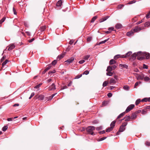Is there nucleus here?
Wrapping results in <instances>:
<instances>
[{"mask_svg":"<svg viewBox=\"0 0 150 150\" xmlns=\"http://www.w3.org/2000/svg\"><path fill=\"white\" fill-rule=\"evenodd\" d=\"M52 66L51 64H50L48 65L45 69V71H47L50 69Z\"/></svg>","mask_w":150,"mask_h":150,"instance_id":"a878e982","label":"nucleus"},{"mask_svg":"<svg viewBox=\"0 0 150 150\" xmlns=\"http://www.w3.org/2000/svg\"><path fill=\"white\" fill-rule=\"evenodd\" d=\"M35 39L34 38H33L30 40H29V42H31L34 40Z\"/></svg>","mask_w":150,"mask_h":150,"instance_id":"0e129e2a","label":"nucleus"},{"mask_svg":"<svg viewBox=\"0 0 150 150\" xmlns=\"http://www.w3.org/2000/svg\"><path fill=\"white\" fill-rule=\"evenodd\" d=\"M125 129V128L121 126L120 128L119 132H123Z\"/></svg>","mask_w":150,"mask_h":150,"instance_id":"6ab92c4d","label":"nucleus"},{"mask_svg":"<svg viewBox=\"0 0 150 150\" xmlns=\"http://www.w3.org/2000/svg\"><path fill=\"white\" fill-rule=\"evenodd\" d=\"M106 73V75L110 76H112L113 74V73L111 71H107Z\"/></svg>","mask_w":150,"mask_h":150,"instance_id":"cd10ccee","label":"nucleus"},{"mask_svg":"<svg viewBox=\"0 0 150 150\" xmlns=\"http://www.w3.org/2000/svg\"><path fill=\"white\" fill-rule=\"evenodd\" d=\"M62 0H59L57 3L56 6H61L62 4Z\"/></svg>","mask_w":150,"mask_h":150,"instance_id":"4468645a","label":"nucleus"},{"mask_svg":"<svg viewBox=\"0 0 150 150\" xmlns=\"http://www.w3.org/2000/svg\"><path fill=\"white\" fill-rule=\"evenodd\" d=\"M116 62V61L112 59L110 60L109 63L110 65H112L114 64Z\"/></svg>","mask_w":150,"mask_h":150,"instance_id":"5701e85b","label":"nucleus"},{"mask_svg":"<svg viewBox=\"0 0 150 150\" xmlns=\"http://www.w3.org/2000/svg\"><path fill=\"white\" fill-rule=\"evenodd\" d=\"M144 52H139L137 53V57L138 59L142 60L144 58L143 56Z\"/></svg>","mask_w":150,"mask_h":150,"instance_id":"f03ea898","label":"nucleus"},{"mask_svg":"<svg viewBox=\"0 0 150 150\" xmlns=\"http://www.w3.org/2000/svg\"><path fill=\"white\" fill-rule=\"evenodd\" d=\"M124 6L123 5H120L118 6V8L119 9H121Z\"/></svg>","mask_w":150,"mask_h":150,"instance_id":"13d9d810","label":"nucleus"},{"mask_svg":"<svg viewBox=\"0 0 150 150\" xmlns=\"http://www.w3.org/2000/svg\"><path fill=\"white\" fill-rule=\"evenodd\" d=\"M5 58V56H3L1 59V62H2Z\"/></svg>","mask_w":150,"mask_h":150,"instance_id":"774afa93","label":"nucleus"},{"mask_svg":"<svg viewBox=\"0 0 150 150\" xmlns=\"http://www.w3.org/2000/svg\"><path fill=\"white\" fill-rule=\"evenodd\" d=\"M148 101V98H145L142 100V102H147Z\"/></svg>","mask_w":150,"mask_h":150,"instance_id":"37998d69","label":"nucleus"},{"mask_svg":"<svg viewBox=\"0 0 150 150\" xmlns=\"http://www.w3.org/2000/svg\"><path fill=\"white\" fill-rule=\"evenodd\" d=\"M57 63V60H54L53 61L52 63V64L53 65H54Z\"/></svg>","mask_w":150,"mask_h":150,"instance_id":"a18cd8bd","label":"nucleus"},{"mask_svg":"<svg viewBox=\"0 0 150 150\" xmlns=\"http://www.w3.org/2000/svg\"><path fill=\"white\" fill-rule=\"evenodd\" d=\"M108 82L107 81H105L103 83V87L106 86L108 84Z\"/></svg>","mask_w":150,"mask_h":150,"instance_id":"2f4dec72","label":"nucleus"},{"mask_svg":"<svg viewBox=\"0 0 150 150\" xmlns=\"http://www.w3.org/2000/svg\"><path fill=\"white\" fill-rule=\"evenodd\" d=\"M106 137H102L101 138H100L99 139V141H103V140L105 139H106Z\"/></svg>","mask_w":150,"mask_h":150,"instance_id":"de8ad7c7","label":"nucleus"},{"mask_svg":"<svg viewBox=\"0 0 150 150\" xmlns=\"http://www.w3.org/2000/svg\"><path fill=\"white\" fill-rule=\"evenodd\" d=\"M144 81H149L150 79L149 78L148 76H145V77H144Z\"/></svg>","mask_w":150,"mask_h":150,"instance_id":"c9c22d12","label":"nucleus"},{"mask_svg":"<svg viewBox=\"0 0 150 150\" xmlns=\"http://www.w3.org/2000/svg\"><path fill=\"white\" fill-rule=\"evenodd\" d=\"M74 60V58L73 57H71V58L67 60L65 62H66L68 64H70Z\"/></svg>","mask_w":150,"mask_h":150,"instance_id":"9d476101","label":"nucleus"},{"mask_svg":"<svg viewBox=\"0 0 150 150\" xmlns=\"http://www.w3.org/2000/svg\"><path fill=\"white\" fill-rule=\"evenodd\" d=\"M114 29V28L113 27H110V28H108V30L109 31H112Z\"/></svg>","mask_w":150,"mask_h":150,"instance_id":"052dcab7","label":"nucleus"},{"mask_svg":"<svg viewBox=\"0 0 150 150\" xmlns=\"http://www.w3.org/2000/svg\"><path fill=\"white\" fill-rule=\"evenodd\" d=\"M82 74H80L79 75H77L75 78V79H78L81 77L82 76Z\"/></svg>","mask_w":150,"mask_h":150,"instance_id":"a19ab883","label":"nucleus"},{"mask_svg":"<svg viewBox=\"0 0 150 150\" xmlns=\"http://www.w3.org/2000/svg\"><path fill=\"white\" fill-rule=\"evenodd\" d=\"M97 16H94L92 19L91 20V23H93L95 20H96L97 18Z\"/></svg>","mask_w":150,"mask_h":150,"instance_id":"bb28decb","label":"nucleus"},{"mask_svg":"<svg viewBox=\"0 0 150 150\" xmlns=\"http://www.w3.org/2000/svg\"><path fill=\"white\" fill-rule=\"evenodd\" d=\"M137 117V115L135 113H133L132 114V115L130 117L131 119L134 120L136 119Z\"/></svg>","mask_w":150,"mask_h":150,"instance_id":"f8f14e48","label":"nucleus"},{"mask_svg":"<svg viewBox=\"0 0 150 150\" xmlns=\"http://www.w3.org/2000/svg\"><path fill=\"white\" fill-rule=\"evenodd\" d=\"M115 121H112L110 124V127L113 128L115 126Z\"/></svg>","mask_w":150,"mask_h":150,"instance_id":"b1692460","label":"nucleus"},{"mask_svg":"<svg viewBox=\"0 0 150 150\" xmlns=\"http://www.w3.org/2000/svg\"><path fill=\"white\" fill-rule=\"evenodd\" d=\"M113 129V128L112 127H110L107 128L106 130V132H109L110 131H112Z\"/></svg>","mask_w":150,"mask_h":150,"instance_id":"7c9ffc66","label":"nucleus"},{"mask_svg":"<svg viewBox=\"0 0 150 150\" xmlns=\"http://www.w3.org/2000/svg\"><path fill=\"white\" fill-rule=\"evenodd\" d=\"M46 28L45 26H43L40 28V30L41 31H44Z\"/></svg>","mask_w":150,"mask_h":150,"instance_id":"473e14b6","label":"nucleus"},{"mask_svg":"<svg viewBox=\"0 0 150 150\" xmlns=\"http://www.w3.org/2000/svg\"><path fill=\"white\" fill-rule=\"evenodd\" d=\"M90 55H87L85 56H84V59L86 60H87L90 57Z\"/></svg>","mask_w":150,"mask_h":150,"instance_id":"72a5a7b5","label":"nucleus"},{"mask_svg":"<svg viewBox=\"0 0 150 150\" xmlns=\"http://www.w3.org/2000/svg\"><path fill=\"white\" fill-rule=\"evenodd\" d=\"M95 127L93 126H89L86 129L87 132L89 134L93 135V131L95 129Z\"/></svg>","mask_w":150,"mask_h":150,"instance_id":"f257e3e1","label":"nucleus"},{"mask_svg":"<svg viewBox=\"0 0 150 150\" xmlns=\"http://www.w3.org/2000/svg\"><path fill=\"white\" fill-rule=\"evenodd\" d=\"M138 83L139 84H141V82H136L134 85V88H136V87L138 85Z\"/></svg>","mask_w":150,"mask_h":150,"instance_id":"8fccbe9b","label":"nucleus"},{"mask_svg":"<svg viewBox=\"0 0 150 150\" xmlns=\"http://www.w3.org/2000/svg\"><path fill=\"white\" fill-rule=\"evenodd\" d=\"M146 144L148 146H149L150 145V143L148 142H146Z\"/></svg>","mask_w":150,"mask_h":150,"instance_id":"338daca9","label":"nucleus"},{"mask_svg":"<svg viewBox=\"0 0 150 150\" xmlns=\"http://www.w3.org/2000/svg\"><path fill=\"white\" fill-rule=\"evenodd\" d=\"M134 104H131L125 110L126 112H128L132 109L134 107Z\"/></svg>","mask_w":150,"mask_h":150,"instance_id":"20e7f679","label":"nucleus"},{"mask_svg":"<svg viewBox=\"0 0 150 150\" xmlns=\"http://www.w3.org/2000/svg\"><path fill=\"white\" fill-rule=\"evenodd\" d=\"M122 55H121L120 54L116 55L114 56V59H117L119 58H122V57H121V56H122Z\"/></svg>","mask_w":150,"mask_h":150,"instance_id":"aec40b11","label":"nucleus"},{"mask_svg":"<svg viewBox=\"0 0 150 150\" xmlns=\"http://www.w3.org/2000/svg\"><path fill=\"white\" fill-rule=\"evenodd\" d=\"M89 72L88 71H86L83 72V74L87 75L89 74Z\"/></svg>","mask_w":150,"mask_h":150,"instance_id":"49530a36","label":"nucleus"},{"mask_svg":"<svg viewBox=\"0 0 150 150\" xmlns=\"http://www.w3.org/2000/svg\"><path fill=\"white\" fill-rule=\"evenodd\" d=\"M64 54H61L60 55L58 56L57 57V59H62L63 57H64Z\"/></svg>","mask_w":150,"mask_h":150,"instance_id":"c85d7f7f","label":"nucleus"},{"mask_svg":"<svg viewBox=\"0 0 150 150\" xmlns=\"http://www.w3.org/2000/svg\"><path fill=\"white\" fill-rule=\"evenodd\" d=\"M109 38L107 39L106 40H104V41H101L99 43V44H103V43H105V42H107V41H108V40L109 39Z\"/></svg>","mask_w":150,"mask_h":150,"instance_id":"f704fd0d","label":"nucleus"},{"mask_svg":"<svg viewBox=\"0 0 150 150\" xmlns=\"http://www.w3.org/2000/svg\"><path fill=\"white\" fill-rule=\"evenodd\" d=\"M123 89L126 90H128L129 89V87L127 86H125L123 87Z\"/></svg>","mask_w":150,"mask_h":150,"instance_id":"4c0bfd02","label":"nucleus"},{"mask_svg":"<svg viewBox=\"0 0 150 150\" xmlns=\"http://www.w3.org/2000/svg\"><path fill=\"white\" fill-rule=\"evenodd\" d=\"M125 121H129L131 119L130 117L129 116L126 115L125 117Z\"/></svg>","mask_w":150,"mask_h":150,"instance_id":"f3484780","label":"nucleus"},{"mask_svg":"<svg viewBox=\"0 0 150 150\" xmlns=\"http://www.w3.org/2000/svg\"><path fill=\"white\" fill-rule=\"evenodd\" d=\"M143 56L144 57V56H145L146 59H148L150 56L149 54V53L144 52Z\"/></svg>","mask_w":150,"mask_h":150,"instance_id":"2eb2a0df","label":"nucleus"},{"mask_svg":"<svg viewBox=\"0 0 150 150\" xmlns=\"http://www.w3.org/2000/svg\"><path fill=\"white\" fill-rule=\"evenodd\" d=\"M127 122H124V123H123L122 125H121V126H123V127H125L127 125Z\"/></svg>","mask_w":150,"mask_h":150,"instance_id":"864d4df0","label":"nucleus"},{"mask_svg":"<svg viewBox=\"0 0 150 150\" xmlns=\"http://www.w3.org/2000/svg\"><path fill=\"white\" fill-rule=\"evenodd\" d=\"M143 20H142L141 21H140L136 23V24L137 25H138V24H139L142 23L143 22Z\"/></svg>","mask_w":150,"mask_h":150,"instance_id":"bf43d9fd","label":"nucleus"},{"mask_svg":"<svg viewBox=\"0 0 150 150\" xmlns=\"http://www.w3.org/2000/svg\"><path fill=\"white\" fill-rule=\"evenodd\" d=\"M132 54V52H131L129 51L127 52L126 54L125 55H122L121 56V57H122V58H125L127 57H129Z\"/></svg>","mask_w":150,"mask_h":150,"instance_id":"423d86ee","label":"nucleus"},{"mask_svg":"<svg viewBox=\"0 0 150 150\" xmlns=\"http://www.w3.org/2000/svg\"><path fill=\"white\" fill-rule=\"evenodd\" d=\"M5 18L3 17L0 21V24H2L5 20Z\"/></svg>","mask_w":150,"mask_h":150,"instance_id":"79ce46f5","label":"nucleus"},{"mask_svg":"<svg viewBox=\"0 0 150 150\" xmlns=\"http://www.w3.org/2000/svg\"><path fill=\"white\" fill-rule=\"evenodd\" d=\"M143 67L144 69H147L148 68L147 66L144 64L143 65Z\"/></svg>","mask_w":150,"mask_h":150,"instance_id":"680f3d73","label":"nucleus"},{"mask_svg":"<svg viewBox=\"0 0 150 150\" xmlns=\"http://www.w3.org/2000/svg\"><path fill=\"white\" fill-rule=\"evenodd\" d=\"M109 17V16H105L102 18L100 19L99 20V22L100 23L102 22L103 21H104L106 20Z\"/></svg>","mask_w":150,"mask_h":150,"instance_id":"6e6552de","label":"nucleus"},{"mask_svg":"<svg viewBox=\"0 0 150 150\" xmlns=\"http://www.w3.org/2000/svg\"><path fill=\"white\" fill-rule=\"evenodd\" d=\"M7 128H8L7 126H4L3 127L2 130L4 132L7 130Z\"/></svg>","mask_w":150,"mask_h":150,"instance_id":"ea45409f","label":"nucleus"},{"mask_svg":"<svg viewBox=\"0 0 150 150\" xmlns=\"http://www.w3.org/2000/svg\"><path fill=\"white\" fill-rule=\"evenodd\" d=\"M144 28L143 27H139L138 26L136 27L134 29L132 30L134 32H138L140 31L141 30L144 29Z\"/></svg>","mask_w":150,"mask_h":150,"instance_id":"7ed1b4c3","label":"nucleus"},{"mask_svg":"<svg viewBox=\"0 0 150 150\" xmlns=\"http://www.w3.org/2000/svg\"><path fill=\"white\" fill-rule=\"evenodd\" d=\"M113 70L115 69L117 67V66L113 65L111 66Z\"/></svg>","mask_w":150,"mask_h":150,"instance_id":"3c124183","label":"nucleus"},{"mask_svg":"<svg viewBox=\"0 0 150 150\" xmlns=\"http://www.w3.org/2000/svg\"><path fill=\"white\" fill-rule=\"evenodd\" d=\"M92 40V37H88L87 39V41L88 42H90Z\"/></svg>","mask_w":150,"mask_h":150,"instance_id":"09e8293b","label":"nucleus"},{"mask_svg":"<svg viewBox=\"0 0 150 150\" xmlns=\"http://www.w3.org/2000/svg\"><path fill=\"white\" fill-rule=\"evenodd\" d=\"M116 83V81H115V79L114 78H111L109 81V83L110 84H115Z\"/></svg>","mask_w":150,"mask_h":150,"instance_id":"1a4fd4ad","label":"nucleus"},{"mask_svg":"<svg viewBox=\"0 0 150 150\" xmlns=\"http://www.w3.org/2000/svg\"><path fill=\"white\" fill-rule=\"evenodd\" d=\"M35 95V93H32L30 96L29 98V99H30L33 96H34Z\"/></svg>","mask_w":150,"mask_h":150,"instance_id":"603ef678","label":"nucleus"},{"mask_svg":"<svg viewBox=\"0 0 150 150\" xmlns=\"http://www.w3.org/2000/svg\"><path fill=\"white\" fill-rule=\"evenodd\" d=\"M125 112H124L121 113V114H120V115H119L118 116V117L117 118V119H118V118H121V117H122L125 115Z\"/></svg>","mask_w":150,"mask_h":150,"instance_id":"4be33fe9","label":"nucleus"},{"mask_svg":"<svg viewBox=\"0 0 150 150\" xmlns=\"http://www.w3.org/2000/svg\"><path fill=\"white\" fill-rule=\"evenodd\" d=\"M107 95L108 97L110 98L112 96V93H109Z\"/></svg>","mask_w":150,"mask_h":150,"instance_id":"5fc2aeb1","label":"nucleus"},{"mask_svg":"<svg viewBox=\"0 0 150 150\" xmlns=\"http://www.w3.org/2000/svg\"><path fill=\"white\" fill-rule=\"evenodd\" d=\"M150 15V11L146 15V18H149V16Z\"/></svg>","mask_w":150,"mask_h":150,"instance_id":"4d7b16f0","label":"nucleus"},{"mask_svg":"<svg viewBox=\"0 0 150 150\" xmlns=\"http://www.w3.org/2000/svg\"><path fill=\"white\" fill-rule=\"evenodd\" d=\"M136 57H137V53H135L132 55L131 58L133 60L135 59Z\"/></svg>","mask_w":150,"mask_h":150,"instance_id":"412c9836","label":"nucleus"},{"mask_svg":"<svg viewBox=\"0 0 150 150\" xmlns=\"http://www.w3.org/2000/svg\"><path fill=\"white\" fill-rule=\"evenodd\" d=\"M133 34L134 32L132 30L131 31L127 32V36H130L132 35H133Z\"/></svg>","mask_w":150,"mask_h":150,"instance_id":"dca6fc26","label":"nucleus"},{"mask_svg":"<svg viewBox=\"0 0 150 150\" xmlns=\"http://www.w3.org/2000/svg\"><path fill=\"white\" fill-rule=\"evenodd\" d=\"M84 62L85 60H82L79 61V62L80 64H82Z\"/></svg>","mask_w":150,"mask_h":150,"instance_id":"6e6d98bb","label":"nucleus"},{"mask_svg":"<svg viewBox=\"0 0 150 150\" xmlns=\"http://www.w3.org/2000/svg\"><path fill=\"white\" fill-rule=\"evenodd\" d=\"M144 75L143 74L139 75L138 74H136V77L138 80H143L144 79Z\"/></svg>","mask_w":150,"mask_h":150,"instance_id":"39448f33","label":"nucleus"},{"mask_svg":"<svg viewBox=\"0 0 150 150\" xmlns=\"http://www.w3.org/2000/svg\"><path fill=\"white\" fill-rule=\"evenodd\" d=\"M141 100L140 99H137L135 102V104L136 105H138L139 103L140 102Z\"/></svg>","mask_w":150,"mask_h":150,"instance_id":"e433bc0d","label":"nucleus"},{"mask_svg":"<svg viewBox=\"0 0 150 150\" xmlns=\"http://www.w3.org/2000/svg\"><path fill=\"white\" fill-rule=\"evenodd\" d=\"M13 11L14 14L15 15H16L17 13L16 12V10L14 7L13 8Z\"/></svg>","mask_w":150,"mask_h":150,"instance_id":"e2e57ef3","label":"nucleus"},{"mask_svg":"<svg viewBox=\"0 0 150 150\" xmlns=\"http://www.w3.org/2000/svg\"><path fill=\"white\" fill-rule=\"evenodd\" d=\"M119 67L120 68L122 69H123V68L127 69L128 67V66L125 64H120L119 65Z\"/></svg>","mask_w":150,"mask_h":150,"instance_id":"9b49d317","label":"nucleus"},{"mask_svg":"<svg viewBox=\"0 0 150 150\" xmlns=\"http://www.w3.org/2000/svg\"><path fill=\"white\" fill-rule=\"evenodd\" d=\"M8 62V60L6 59L4 62L2 64V67H3Z\"/></svg>","mask_w":150,"mask_h":150,"instance_id":"c756f323","label":"nucleus"},{"mask_svg":"<svg viewBox=\"0 0 150 150\" xmlns=\"http://www.w3.org/2000/svg\"><path fill=\"white\" fill-rule=\"evenodd\" d=\"M15 47V46L13 44H11L9 45V47L8 49V50L10 51Z\"/></svg>","mask_w":150,"mask_h":150,"instance_id":"ddd939ff","label":"nucleus"},{"mask_svg":"<svg viewBox=\"0 0 150 150\" xmlns=\"http://www.w3.org/2000/svg\"><path fill=\"white\" fill-rule=\"evenodd\" d=\"M56 89L54 83H53L49 88L50 91L54 90Z\"/></svg>","mask_w":150,"mask_h":150,"instance_id":"0eeeda50","label":"nucleus"},{"mask_svg":"<svg viewBox=\"0 0 150 150\" xmlns=\"http://www.w3.org/2000/svg\"><path fill=\"white\" fill-rule=\"evenodd\" d=\"M122 27V25L119 23L115 25V28L117 29L121 28Z\"/></svg>","mask_w":150,"mask_h":150,"instance_id":"a211bd4d","label":"nucleus"},{"mask_svg":"<svg viewBox=\"0 0 150 150\" xmlns=\"http://www.w3.org/2000/svg\"><path fill=\"white\" fill-rule=\"evenodd\" d=\"M150 25V22H147L144 24V26L148 27Z\"/></svg>","mask_w":150,"mask_h":150,"instance_id":"58836bf2","label":"nucleus"},{"mask_svg":"<svg viewBox=\"0 0 150 150\" xmlns=\"http://www.w3.org/2000/svg\"><path fill=\"white\" fill-rule=\"evenodd\" d=\"M146 113V112L144 110H142V114L143 115L145 114Z\"/></svg>","mask_w":150,"mask_h":150,"instance_id":"69168bd1","label":"nucleus"},{"mask_svg":"<svg viewBox=\"0 0 150 150\" xmlns=\"http://www.w3.org/2000/svg\"><path fill=\"white\" fill-rule=\"evenodd\" d=\"M42 84L41 83H40L39 84L36 86L34 88H38Z\"/></svg>","mask_w":150,"mask_h":150,"instance_id":"c03bdc74","label":"nucleus"},{"mask_svg":"<svg viewBox=\"0 0 150 150\" xmlns=\"http://www.w3.org/2000/svg\"><path fill=\"white\" fill-rule=\"evenodd\" d=\"M113 70L111 66H108L107 67V69L106 70V71H111Z\"/></svg>","mask_w":150,"mask_h":150,"instance_id":"393cba45","label":"nucleus"}]
</instances>
